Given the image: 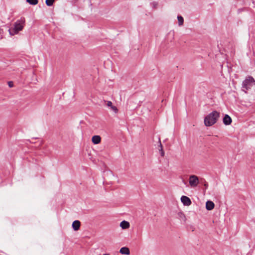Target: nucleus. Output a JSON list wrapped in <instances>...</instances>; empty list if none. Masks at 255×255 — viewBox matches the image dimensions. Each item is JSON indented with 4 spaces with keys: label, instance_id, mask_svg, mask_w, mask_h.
<instances>
[{
    "label": "nucleus",
    "instance_id": "nucleus-1",
    "mask_svg": "<svg viewBox=\"0 0 255 255\" xmlns=\"http://www.w3.org/2000/svg\"><path fill=\"white\" fill-rule=\"evenodd\" d=\"M220 114L217 111H213L204 118V124L207 127H210L217 122Z\"/></svg>",
    "mask_w": 255,
    "mask_h": 255
},
{
    "label": "nucleus",
    "instance_id": "nucleus-2",
    "mask_svg": "<svg viewBox=\"0 0 255 255\" xmlns=\"http://www.w3.org/2000/svg\"><path fill=\"white\" fill-rule=\"evenodd\" d=\"M25 20L24 17H21L17 20L14 23V27L12 29H9V34L14 35L17 34L19 31H21L25 25Z\"/></svg>",
    "mask_w": 255,
    "mask_h": 255
},
{
    "label": "nucleus",
    "instance_id": "nucleus-3",
    "mask_svg": "<svg viewBox=\"0 0 255 255\" xmlns=\"http://www.w3.org/2000/svg\"><path fill=\"white\" fill-rule=\"evenodd\" d=\"M255 85V80L251 76H248L243 81L242 88L247 91L251 89Z\"/></svg>",
    "mask_w": 255,
    "mask_h": 255
},
{
    "label": "nucleus",
    "instance_id": "nucleus-4",
    "mask_svg": "<svg viewBox=\"0 0 255 255\" xmlns=\"http://www.w3.org/2000/svg\"><path fill=\"white\" fill-rule=\"evenodd\" d=\"M189 183L192 188L197 187L199 183L198 177L194 175H190L189 178Z\"/></svg>",
    "mask_w": 255,
    "mask_h": 255
},
{
    "label": "nucleus",
    "instance_id": "nucleus-5",
    "mask_svg": "<svg viewBox=\"0 0 255 255\" xmlns=\"http://www.w3.org/2000/svg\"><path fill=\"white\" fill-rule=\"evenodd\" d=\"M181 201L185 206H190L192 203L190 198L186 196H182L181 197Z\"/></svg>",
    "mask_w": 255,
    "mask_h": 255
},
{
    "label": "nucleus",
    "instance_id": "nucleus-6",
    "mask_svg": "<svg viewBox=\"0 0 255 255\" xmlns=\"http://www.w3.org/2000/svg\"><path fill=\"white\" fill-rule=\"evenodd\" d=\"M232 119L228 115H225L223 118V123L225 125H230L232 123Z\"/></svg>",
    "mask_w": 255,
    "mask_h": 255
},
{
    "label": "nucleus",
    "instance_id": "nucleus-7",
    "mask_svg": "<svg viewBox=\"0 0 255 255\" xmlns=\"http://www.w3.org/2000/svg\"><path fill=\"white\" fill-rule=\"evenodd\" d=\"M81 223L79 221L75 220L72 223V228L74 231H77L79 229Z\"/></svg>",
    "mask_w": 255,
    "mask_h": 255
},
{
    "label": "nucleus",
    "instance_id": "nucleus-8",
    "mask_svg": "<svg viewBox=\"0 0 255 255\" xmlns=\"http://www.w3.org/2000/svg\"><path fill=\"white\" fill-rule=\"evenodd\" d=\"M215 207L214 203L211 201H208L206 203V208L207 210H211Z\"/></svg>",
    "mask_w": 255,
    "mask_h": 255
},
{
    "label": "nucleus",
    "instance_id": "nucleus-9",
    "mask_svg": "<svg viewBox=\"0 0 255 255\" xmlns=\"http://www.w3.org/2000/svg\"><path fill=\"white\" fill-rule=\"evenodd\" d=\"M101 138L99 135H94L92 138V141L93 143L97 144L101 142Z\"/></svg>",
    "mask_w": 255,
    "mask_h": 255
},
{
    "label": "nucleus",
    "instance_id": "nucleus-10",
    "mask_svg": "<svg viewBox=\"0 0 255 255\" xmlns=\"http://www.w3.org/2000/svg\"><path fill=\"white\" fill-rule=\"evenodd\" d=\"M129 222H128V221H123L121 223H120V227L123 229H128L129 227Z\"/></svg>",
    "mask_w": 255,
    "mask_h": 255
},
{
    "label": "nucleus",
    "instance_id": "nucleus-11",
    "mask_svg": "<svg viewBox=\"0 0 255 255\" xmlns=\"http://www.w3.org/2000/svg\"><path fill=\"white\" fill-rule=\"evenodd\" d=\"M120 253L123 255H128L130 254L129 250L127 247H123L120 249Z\"/></svg>",
    "mask_w": 255,
    "mask_h": 255
},
{
    "label": "nucleus",
    "instance_id": "nucleus-12",
    "mask_svg": "<svg viewBox=\"0 0 255 255\" xmlns=\"http://www.w3.org/2000/svg\"><path fill=\"white\" fill-rule=\"evenodd\" d=\"M159 145H158L159 146V151L160 153V155L161 156L163 157L164 156V152L163 151V146H162V145L161 143V141H160V140L159 139Z\"/></svg>",
    "mask_w": 255,
    "mask_h": 255
},
{
    "label": "nucleus",
    "instance_id": "nucleus-13",
    "mask_svg": "<svg viewBox=\"0 0 255 255\" xmlns=\"http://www.w3.org/2000/svg\"><path fill=\"white\" fill-rule=\"evenodd\" d=\"M178 22L179 26H182L184 23V18L181 15H178L177 16Z\"/></svg>",
    "mask_w": 255,
    "mask_h": 255
},
{
    "label": "nucleus",
    "instance_id": "nucleus-14",
    "mask_svg": "<svg viewBox=\"0 0 255 255\" xmlns=\"http://www.w3.org/2000/svg\"><path fill=\"white\" fill-rule=\"evenodd\" d=\"M26 1L32 5H36L38 3V0H26Z\"/></svg>",
    "mask_w": 255,
    "mask_h": 255
},
{
    "label": "nucleus",
    "instance_id": "nucleus-15",
    "mask_svg": "<svg viewBox=\"0 0 255 255\" xmlns=\"http://www.w3.org/2000/svg\"><path fill=\"white\" fill-rule=\"evenodd\" d=\"M55 0H46L45 3L47 6H51L53 5Z\"/></svg>",
    "mask_w": 255,
    "mask_h": 255
},
{
    "label": "nucleus",
    "instance_id": "nucleus-16",
    "mask_svg": "<svg viewBox=\"0 0 255 255\" xmlns=\"http://www.w3.org/2000/svg\"><path fill=\"white\" fill-rule=\"evenodd\" d=\"M8 85L10 88L13 87V83L12 81L8 82Z\"/></svg>",
    "mask_w": 255,
    "mask_h": 255
},
{
    "label": "nucleus",
    "instance_id": "nucleus-17",
    "mask_svg": "<svg viewBox=\"0 0 255 255\" xmlns=\"http://www.w3.org/2000/svg\"><path fill=\"white\" fill-rule=\"evenodd\" d=\"M111 109L115 112L117 113L118 112V109L115 106H112Z\"/></svg>",
    "mask_w": 255,
    "mask_h": 255
},
{
    "label": "nucleus",
    "instance_id": "nucleus-18",
    "mask_svg": "<svg viewBox=\"0 0 255 255\" xmlns=\"http://www.w3.org/2000/svg\"><path fill=\"white\" fill-rule=\"evenodd\" d=\"M112 105H113V103L111 101H108L107 102V106L111 107L113 106Z\"/></svg>",
    "mask_w": 255,
    "mask_h": 255
},
{
    "label": "nucleus",
    "instance_id": "nucleus-19",
    "mask_svg": "<svg viewBox=\"0 0 255 255\" xmlns=\"http://www.w3.org/2000/svg\"><path fill=\"white\" fill-rule=\"evenodd\" d=\"M204 186L205 187V188H206V189H207V187H208V183H207V182H206L204 183Z\"/></svg>",
    "mask_w": 255,
    "mask_h": 255
},
{
    "label": "nucleus",
    "instance_id": "nucleus-20",
    "mask_svg": "<svg viewBox=\"0 0 255 255\" xmlns=\"http://www.w3.org/2000/svg\"><path fill=\"white\" fill-rule=\"evenodd\" d=\"M2 29L0 28V35L2 34Z\"/></svg>",
    "mask_w": 255,
    "mask_h": 255
},
{
    "label": "nucleus",
    "instance_id": "nucleus-21",
    "mask_svg": "<svg viewBox=\"0 0 255 255\" xmlns=\"http://www.w3.org/2000/svg\"><path fill=\"white\" fill-rule=\"evenodd\" d=\"M153 6H155L157 4L155 2L153 3Z\"/></svg>",
    "mask_w": 255,
    "mask_h": 255
},
{
    "label": "nucleus",
    "instance_id": "nucleus-22",
    "mask_svg": "<svg viewBox=\"0 0 255 255\" xmlns=\"http://www.w3.org/2000/svg\"><path fill=\"white\" fill-rule=\"evenodd\" d=\"M2 38V37H1V35L0 36V39H1Z\"/></svg>",
    "mask_w": 255,
    "mask_h": 255
}]
</instances>
